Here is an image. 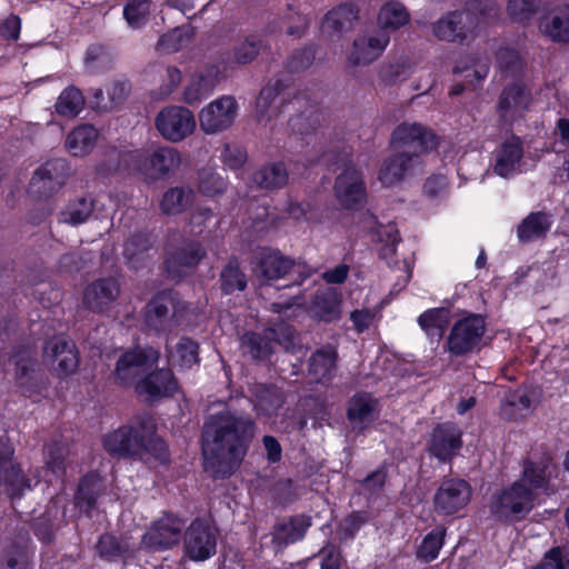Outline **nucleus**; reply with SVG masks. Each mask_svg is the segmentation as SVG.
<instances>
[{"label":"nucleus","instance_id":"20","mask_svg":"<svg viewBox=\"0 0 569 569\" xmlns=\"http://www.w3.org/2000/svg\"><path fill=\"white\" fill-rule=\"evenodd\" d=\"M183 527L184 522L180 518L166 515L141 537L140 546L154 551L170 549L180 541Z\"/></svg>","mask_w":569,"mask_h":569},{"label":"nucleus","instance_id":"60","mask_svg":"<svg viewBox=\"0 0 569 569\" xmlns=\"http://www.w3.org/2000/svg\"><path fill=\"white\" fill-rule=\"evenodd\" d=\"M227 181L212 168H202L198 172V189L208 197H213L224 192Z\"/></svg>","mask_w":569,"mask_h":569},{"label":"nucleus","instance_id":"3","mask_svg":"<svg viewBox=\"0 0 569 569\" xmlns=\"http://www.w3.org/2000/svg\"><path fill=\"white\" fill-rule=\"evenodd\" d=\"M500 19V7L493 0H468L462 10L443 14L432 24L440 41L470 44L488 27Z\"/></svg>","mask_w":569,"mask_h":569},{"label":"nucleus","instance_id":"24","mask_svg":"<svg viewBox=\"0 0 569 569\" xmlns=\"http://www.w3.org/2000/svg\"><path fill=\"white\" fill-rule=\"evenodd\" d=\"M289 86V78H278L262 88L256 101V112L260 123L266 126L273 117L278 116L280 106L283 104L290 94L287 93Z\"/></svg>","mask_w":569,"mask_h":569},{"label":"nucleus","instance_id":"21","mask_svg":"<svg viewBox=\"0 0 569 569\" xmlns=\"http://www.w3.org/2000/svg\"><path fill=\"white\" fill-rule=\"evenodd\" d=\"M13 447L7 436H0V481L6 488L12 505L30 489V481L20 467L12 462Z\"/></svg>","mask_w":569,"mask_h":569},{"label":"nucleus","instance_id":"19","mask_svg":"<svg viewBox=\"0 0 569 569\" xmlns=\"http://www.w3.org/2000/svg\"><path fill=\"white\" fill-rule=\"evenodd\" d=\"M335 196L347 209H358L366 200V186L361 172L351 161L343 166L335 182Z\"/></svg>","mask_w":569,"mask_h":569},{"label":"nucleus","instance_id":"64","mask_svg":"<svg viewBox=\"0 0 569 569\" xmlns=\"http://www.w3.org/2000/svg\"><path fill=\"white\" fill-rule=\"evenodd\" d=\"M151 244L149 234L137 233L126 242L123 254L131 263H133L134 259H139L140 256L151 248Z\"/></svg>","mask_w":569,"mask_h":569},{"label":"nucleus","instance_id":"59","mask_svg":"<svg viewBox=\"0 0 569 569\" xmlns=\"http://www.w3.org/2000/svg\"><path fill=\"white\" fill-rule=\"evenodd\" d=\"M446 529L437 527L431 530L422 540L417 550V557L426 562L435 560L443 546Z\"/></svg>","mask_w":569,"mask_h":569},{"label":"nucleus","instance_id":"31","mask_svg":"<svg viewBox=\"0 0 569 569\" xmlns=\"http://www.w3.org/2000/svg\"><path fill=\"white\" fill-rule=\"evenodd\" d=\"M523 148L520 138L512 136L495 151L492 170L502 178H509L520 171Z\"/></svg>","mask_w":569,"mask_h":569},{"label":"nucleus","instance_id":"53","mask_svg":"<svg viewBox=\"0 0 569 569\" xmlns=\"http://www.w3.org/2000/svg\"><path fill=\"white\" fill-rule=\"evenodd\" d=\"M84 106L82 92L70 86L66 88L57 99L54 104L56 112L62 117L73 118L78 116Z\"/></svg>","mask_w":569,"mask_h":569},{"label":"nucleus","instance_id":"41","mask_svg":"<svg viewBox=\"0 0 569 569\" xmlns=\"http://www.w3.org/2000/svg\"><path fill=\"white\" fill-rule=\"evenodd\" d=\"M410 20V13L399 1H388L381 6L377 16V28L387 34L406 26Z\"/></svg>","mask_w":569,"mask_h":569},{"label":"nucleus","instance_id":"11","mask_svg":"<svg viewBox=\"0 0 569 569\" xmlns=\"http://www.w3.org/2000/svg\"><path fill=\"white\" fill-rule=\"evenodd\" d=\"M278 343L289 349L295 343V331L289 326H281L278 329L269 328L263 335L247 332L241 337V348L252 359L260 360L270 356L273 345Z\"/></svg>","mask_w":569,"mask_h":569},{"label":"nucleus","instance_id":"49","mask_svg":"<svg viewBox=\"0 0 569 569\" xmlns=\"http://www.w3.org/2000/svg\"><path fill=\"white\" fill-rule=\"evenodd\" d=\"M253 181L262 189H280L288 182L287 168L282 162L266 164L254 172Z\"/></svg>","mask_w":569,"mask_h":569},{"label":"nucleus","instance_id":"5","mask_svg":"<svg viewBox=\"0 0 569 569\" xmlns=\"http://www.w3.org/2000/svg\"><path fill=\"white\" fill-rule=\"evenodd\" d=\"M128 157L136 163L137 173L147 181L168 178L180 167L182 160L181 153L169 146L134 150Z\"/></svg>","mask_w":569,"mask_h":569},{"label":"nucleus","instance_id":"29","mask_svg":"<svg viewBox=\"0 0 569 569\" xmlns=\"http://www.w3.org/2000/svg\"><path fill=\"white\" fill-rule=\"evenodd\" d=\"M461 446L460 429L453 423H442L433 429L428 450L431 456L440 461L448 462L453 458Z\"/></svg>","mask_w":569,"mask_h":569},{"label":"nucleus","instance_id":"32","mask_svg":"<svg viewBox=\"0 0 569 569\" xmlns=\"http://www.w3.org/2000/svg\"><path fill=\"white\" fill-rule=\"evenodd\" d=\"M378 415V401L368 392H357L348 401L347 418L353 429L363 430Z\"/></svg>","mask_w":569,"mask_h":569},{"label":"nucleus","instance_id":"33","mask_svg":"<svg viewBox=\"0 0 569 569\" xmlns=\"http://www.w3.org/2000/svg\"><path fill=\"white\" fill-rule=\"evenodd\" d=\"M220 81V69L216 64L207 66L196 73L183 91V100L189 103H199L210 96Z\"/></svg>","mask_w":569,"mask_h":569},{"label":"nucleus","instance_id":"61","mask_svg":"<svg viewBox=\"0 0 569 569\" xmlns=\"http://www.w3.org/2000/svg\"><path fill=\"white\" fill-rule=\"evenodd\" d=\"M569 566V545L551 548L542 561L533 569H567Z\"/></svg>","mask_w":569,"mask_h":569},{"label":"nucleus","instance_id":"14","mask_svg":"<svg viewBox=\"0 0 569 569\" xmlns=\"http://www.w3.org/2000/svg\"><path fill=\"white\" fill-rule=\"evenodd\" d=\"M158 361V352L152 348H136L123 352L116 362L114 378L119 385L137 383Z\"/></svg>","mask_w":569,"mask_h":569},{"label":"nucleus","instance_id":"51","mask_svg":"<svg viewBox=\"0 0 569 569\" xmlns=\"http://www.w3.org/2000/svg\"><path fill=\"white\" fill-rule=\"evenodd\" d=\"M70 456L66 440L53 439L46 448V466L57 478L63 477Z\"/></svg>","mask_w":569,"mask_h":569},{"label":"nucleus","instance_id":"15","mask_svg":"<svg viewBox=\"0 0 569 569\" xmlns=\"http://www.w3.org/2000/svg\"><path fill=\"white\" fill-rule=\"evenodd\" d=\"M422 172V163L417 152H400L387 157L378 171V180L385 187H393L403 180Z\"/></svg>","mask_w":569,"mask_h":569},{"label":"nucleus","instance_id":"10","mask_svg":"<svg viewBox=\"0 0 569 569\" xmlns=\"http://www.w3.org/2000/svg\"><path fill=\"white\" fill-rule=\"evenodd\" d=\"M390 43V36L378 29L359 33L347 53V64L351 68L367 67L377 61Z\"/></svg>","mask_w":569,"mask_h":569},{"label":"nucleus","instance_id":"30","mask_svg":"<svg viewBox=\"0 0 569 569\" xmlns=\"http://www.w3.org/2000/svg\"><path fill=\"white\" fill-rule=\"evenodd\" d=\"M177 388V380L170 369L156 370L136 383L137 393L147 401L170 397Z\"/></svg>","mask_w":569,"mask_h":569},{"label":"nucleus","instance_id":"8","mask_svg":"<svg viewBox=\"0 0 569 569\" xmlns=\"http://www.w3.org/2000/svg\"><path fill=\"white\" fill-rule=\"evenodd\" d=\"M154 126L160 136L169 142H180L196 130L193 112L182 106H169L159 111Z\"/></svg>","mask_w":569,"mask_h":569},{"label":"nucleus","instance_id":"58","mask_svg":"<svg viewBox=\"0 0 569 569\" xmlns=\"http://www.w3.org/2000/svg\"><path fill=\"white\" fill-rule=\"evenodd\" d=\"M193 36L189 26L178 27L162 34L158 41V48L167 53L177 52L187 47Z\"/></svg>","mask_w":569,"mask_h":569},{"label":"nucleus","instance_id":"26","mask_svg":"<svg viewBox=\"0 0 569 569\" xmlns=\"http://www.w3.org/2000/svg\"><path fill=\"white\" fill-rule=\"evenodd\" d=\"M319 114L316 112H302L295 117H291L288 121V141L282 137L281 129L277 126L270 128L271 137L278 144H282L284 148H295L305 137L311 134L319 126Z\"/></svg>","mask_w":569,"mask_h":569},{"label":"nucleus","instance_id":"40","mask_svg":"<svg viewBox=\"0 0 569 569\" xmlns=\"http://www.w3.org/2000/svg\"><path fill=\"white\" fill-rule=\"evenodd\" d=\"M267 33H253L239 40L231 51L232 61L239 66L253 62L261 51L268 49Z\"/></svg>","mask_w":569,"mask_h":569},{"label":"nucleus","instance_id":"46","mask_svg":"<svg viewBox=\"0 0 569 569\" xmlns=\"http://www.w3.org/2000/svg\"><path fill=\"white\" fill-rule=\"evenodd\" d=\"M136 549V543L130 542L128 539L118 540L112 535H102L96 545L99 556L108 561L129 557Z\"/></svg>","mask_w":569,"mask_h":569},{"label":"nucleus","instance_id":"13","mask_svg":"<svg viewBox=\"0 0 569 569\" xmlns=\"http://www.w3.org/2000/svg\"><path fill=\"white\" fill-rule=\"evenodd\" d=\"M179 301L172 291L156 295L146 306L144 325L156 332H167L178 326Z\"/></svg>","mask_w":569,"mask_h":569},{"label":"nucleus","instance_id":"62","mask_svg":"<svg viewBox=\"0 0 569 569\" xmlns=\"http://www.w3.org/2000/svg\"><path fill=\"white\" fill-rule=\"evenodd\" d=\"M316 50L313 46H307L292 52L287 61L290 72H299L308 69L315 61Z\"/></svg>","mask_w":569,"mask_h":569},{"label":"nucleus","instance_id":"52","mask_svg":"<svg viewBox=\"0 0 569 569\" xmlns=\"http://www.w3.org/2000/svg\"><path fill=\"white\" fill-rule=\"evenodd\" d=\"M93 212V199L80 197L70 201L64 210L60 212L59 220L64 223L77 226L86 222Z\"/></svg>","mask_w":569,"mask_h":569},{"label":"nucleus","instance_id":"18","mask_svg":"<svg viewBox=\"0 0 569 569\" xmlns=\"http://www.w3.org/2000/svg\"><path fill=\"white\" fill-rule=\"evenodd\" d=\"M184 552L193 561H204L216 553L217 532L206 520L196 519L184 532Z\"/></svg>","mask_w":569,"mask_h":569},{"label":"nucleus","instance_id":"17","mask_svg":"<svg viewBox=\"0 0 569 569\" xmlns=\"http://www.w3.org/2000/svg\"><path fill=\"white\" fill-rule=\"evenodd\" d=\"M393 150L400 152H421L433 149L437 146L435 133L420 123L402 122L397 126L391 134Z\"/></svg>","mask_w":569,"mask_h":569},{"label":"nucleus","instance_id":"6","mask_svg":"<svg viewBox=\"0 0 569 569\" xmlns=\"http://www.w3.org/2000/svg\"><path fill=\"white\" fill-rule=\"evenodd\" d=\"M312 272V269L306 264L296 262L274 250L263 251L256 269L257 276L266 282L288 278L290 283L286 284V288L292 284L300 286L311 277Z\"/></svg>","mask_w":569,"mask_h":569},{"label":"nucleus","instance_id":"28","mask_svg":"<svg viewBox=\"0 0 569 569\" xmlns=\"http://www.w3.org/2000/svg\"><path fill=\"white\" fill-rule=\"evenodd\" d=\"M120 283L114 277L100 278L83 290V303L93 312L106 311L119 297Z\"/></svg>","mask_w":569,"mask_h":569},{"label":"nucleus","instance_id":"23","mask_svg":"<svg viewBox=\"0 0 569 569\" xmlns=\"http://www.w3.org/2000/svg\"><path fill=\"white\" fill-rule=\"evenodd\" d=\"M310 527L311 518L306 515H296L277 520L270 533L271 547L274 553L302 540Z\"/></svg>","mask_w":569,"mask_h":569},{"label":"nucleus","instance_id":"38","mask_svg":"<svg viewBox=\"0 0 569 569\" xmlns=\"http://www.w3.org/2000/svg\"><path fill=\"white\" fill-rule=\"evenodd\" d=\"M310 26V19L296 9L295 6L288 4L281 14L268 24L266 32L272 33L281 31L286 28V33L290 37L301 38Z\"/></svg>","mask_w":569,"mask_h":569},{"label":"nucleus","instance_id":"50","mask_svg":"<svg viewBox=\"0 0 569 569\" xmlns=\"http://www.w3.org/2000/svg\"><path fill=\"white\" fill-rule=\"evenodd\" d=\"M193 197L194 193L190 188H170L163 193L160 201L161 211L166 214L181 213L191 206Z\"/></svg>","mask_w":569,"mask_h":569},{"label":"nucleus","instance_id":"35","mask_svg":"<svg viewBox=\"0 0 569 569\" xmlns=\"http://www.w3.org/2000/svg\"><path fill=\"white\" fill-rule=\"evenodd\" d=\"M337 361V349L331 345L322 346L310 356L309 376L318 383L330 382L336 376Z\"/></svg>","mask_w":569,"mask_h":569},{"label":"nucleus","instance_id":"16","mask_svg":"<svg viewBox=\"0 0 569 569\" xmlns=\"http://www.w3.org/2000/svg\"><path fill=\"white\" fill-rule=\"evenodd\" d=\"M68 174L66 160H49L34 171L29 183V193L38 199L51 197L64 186Z\"/></svg>","mask_w":569,"mask_h":569},{"label":"nucleus","instance_id":"25","mask_svg":"<svg viewBox=\"0 0 569 569\" xmlns=\"http://www.w3.org/2000/svg\"><path fill=\"white\" fill-rule=\"evenodd\" d=\"M360 10L353 2H342L330 9L321 20V31L329 38L340 39L345 33L353 30Z\"/></svg>","mask_w":569,"mask_h":569},{"label":"nucleus","instance_id":"54","mask_svg":"<svg viewBox=\"0 0 569 569\" xmlns=\"http://www.w3.org/2000/svg\"><path fill=\"white\" fill-rule=\"evenodd\" d=\"M152 9L151 0H128L123 7V18L131 29L138 30L147 24Z\"/></svg>","mask_w":569,"mask_h":569},{"label":"nucleus","instance_id":"9","mask_svg":"<svg viewBox=\"0 0 569 569\" xmlns=\"http://www.w3.org/2000/svg\"><path fill=\"white\" fill-rule=\"evenodd\" d=\"M43 361L59 378L73 375L79 368V352L76 343L64 336L49 338L42 349Z\"/></svg>","mask_w":569,"mask_h":569},{"label":"nucleus","instance_id":"63","mask_svg":"<svg viewBox=\"0 0 569 569\" xmlns=\"http://www.w3.org/2000/svg\"><path fill=\"white\" fill-rule=\"evenodd\" d=\"M537 8V0H509L507 3V12L510 19L518 22L529 20Z\"/></svg>","mask_w":569,"mask_h":569},{"label":"nucleus","instance_id":"34","mask_svg":"<svg viewBox=\"0 0 569 569\" xmlns=\"http://www.w3.org/2000/svg\"><path fill=\"white\" fill-rule=\"evenodd\" d=\"M7 366L8 370H11L12 367L19 385L26 386L30 383L39 368L36 347L30 343L19 346L9 357Z\"/></svg>","mask_w":569,"mask_h":569},{"label":"nucleus","instance_id":"37","mask_svg":"<svg viewBox=\"0 0 569 569\" xmlns=\"http://www.w3.org/2000/svg\"><path fill=\"white\" fill-rule=\"evenodd\" d=\"M204 249L198 242H187L171 254L166 261V269L169 276L181 277L182 268H193L204 257Z\"/></svg>","mask_w":569,"mask_h":569},{"label":"nucleus","instance_id":"12","mask_svg":"<svg viewBox=\"0 0 569 569\" xmlns=\"http://www.w3.org/2000/svg\"><path fill=\"white\" fill-rule=\"evenodd\" d=\"M238 102L232 96H221L204 106L199 112L200 129L207 134L228 130L238 117Z\"/></svg>","mask_w":569,"mask_h":569},{"label":"nucleus","instance_id":"7","mask_svg":"<svg viewBox=\"0 0 569 569\" xmlns=\"http://www.w3.org/2000/svg\"><path fill=\"white\" fill-rule=\"evenodd\" d=\"M487 323L482 316L471 313L458 320L451 328L446 350L453 357H463L479 350Z\"/></svg>","mask_w":569,"mask_h":569},{"label":"nucleus","instance_id":"39","mask_svg":"<svg viewBox=\"0 0 569 569\" xmlns=\"http://www.w3.org/2000/svg\"><path fill=\"white\" fill-rule=\"evenodd\" d=\"M532 411V399L527 388H518L506 393L500 406L503 419L517 421L528 417Z\"/></svg>","mask_w":569,"mask_h":569},{"label":"nucleus","instance_id":"48","mask_svg":"<svg viewBox=\"0 0 569 569\" xmlns=\"http://www.w3.org/2000/svg\"><path fill=\"white\" fill-rule=\"evenodd\" d=\"M169 361L181 369H190L199 363V346L188 337H181L173 349L169 351Z\"/></svg>","mask_w":569,"mask_h":569},{"label":"nucleus","instance_id":"55","mask_svg":"<svg viewBox=\"0 0 569 569\" xmlns=\"http://www.w3.org/2000/svg\"><path fill=\"white\" fill-rule=\"evenodd\" d=\"M221 290L229 295L236 290L242 291L247 287L246 274L241 271L236 258L229 260L220 272Z\"/></svg>","mask_w":569,"mask_h":569},{"label":"nucleus","instance_id":"43","mask_svg":"<svg viewBox=\"0 0 569 569\" xmlns=\"http://www.w3.org/2000/svg\"><path fill=\"white\" fill-rule=\"evenodd\" d=\"M253 407L258 413L271 417L283 405V399L280 390L273 386L257 385L252 391Z\"/></svg>","mask_w":569,"mask_h":569},{"label":"nucleus","instance_id":"42","mask_svg":"<svg viewBox=\"0 0 569 569\" xmlns=\"http://www.w3.org/2000/svg\"><path fill=\"white\" fill-rule=\"evenodd\" d=\"M552 224L549 214L531 212L517 228V236L521 242H529L546 236Z\"/></svg>","mask_w":569,"mask_h":569},{"label":"nucleus","instance_id":"57","mask_svg":"<svg viewBox=\"0 0 569 569\" xmlns=\"http://www.w3.org/2000/svg\"><path fill=\"white\" fill-rule=\"evenodd\" d=\"M448 322V311L443 308L428 309L418 317L420 328L429 337L440 338Z\"/></svg>","mask_w":569,"mask_h":569},{"label":"nucleus","instance_id":"56","mask_svg":"<svg viewBox=\"0 0 569 569\" xmlns=\"http://www.w3.org/2000/svg\"><path fill=\"white\" fill-rule=\"evenodd\" d=\"M311 310L315 317L322 321H331L339 315L336 293L332 291L317 292L312 299Z\"/></svg>","mask_w":569,"mask_h":569},{"label":"nucleus","instance_id":"36","mask_svg":"<svg viewBox=\"0 0 569 569\" xmlns=\"http://www.w3.org/2000/svg\"><path fill=\"white\" fill-rule=\"evenodd\" d=\"M541 33L555 42H569V4L556 7L539 21Z\"/></svg>","mask_w":569,"mask_h":569},{"label":"nucleus","instance_id":"1","mask_svg":"<svg viewBox=\"0 0 569 569\" xmlns=\"http://www.w3.org/2000/svg\"><path fill=\"white\" fill-rule=\"evenodd\" d=\"M256 433L250 415L231 408L210 415L202 430L204 470L226 479L240 467Z\"/></svg>","mask_w":569,"mask_h":569},{"label":"nucleus","instance_id":"22","mask_svg":"<svg viewBox=\"0 0 569 569\" xmlns=\"http://www.w3.org/2000/svg\"><path fill=\"white\" fill-rule=\"evenodd\" d=\"M471 487L462 479H446L436 490L435 510L441 515H453L463 509L471 498Z\"/></svg>","mask_w":569,"mask_h":569},{"label":"nucleus","instance_id":"4","mask_svg":"<svg viewBox=\"0 0 569 569\" xmlns=\"http://www.w3.org/2000/svg\"><path fill=\"white\" fill-rule=\"evenodd\" d=\"M124 437V458L143 459L151 456L162 463L169 461V451L166 442L156 433V422L152 417L138 416L121 426Z\"/></svg>","mask_w":569,"mask_h":569},{"label":"nucleus","instance_id":"47","mask_svg":"<svg viewBox=\"0 0 569 569\" xmlns=\"http://www.w3.org/2000/svg\"><path fill=\"white\" fill-rule=\"evenodd\" d=\"M132 151L119 150L117 148L106 150L102 160L97 167L98 172L103 176L120 171L137 172L136 163L128 157Z\"/></svg>","mask_w":569,"mask_h":569},{"label":"nucleus","instance_id":"2","mask_svg":"<svg viewBox=\"0 0 569 569\" xmlns=\"http://www.w3.org/2000/svg\"><path fill=\"white\" fill-rule=\"evenodd\" d=\"M550 458L528 460L521 478L490 498V511L499 520H521L533 508L535 490L548 485Z\"/></svg>","mask_w":569,"mask_h":569},{"label":"nucleus","instance_id":"44","mask_svg":"<svg viewBox=\"0 0 569 569\" xmlns=\"http://www.w3.org/2000/svg\"><path fill=\"white\" fill-rule=\"evenodd\" d=\"M102 492V482L94 473L86 475L74 497L76 506L87 515L94 508L98 497Z\"/></svg>","mask_w":569,"mask_h":569},{"label":"nucleus","instance_id":"45","mask_svg":"<svg viewBox=\"0 0 569 569\" xmlns=\"http://www.w3.org/2000/svg\"><path fill=\"white\" fill-rule=\"evenodd\" d=\"M97 138L98 131L93 126L81 124L67 136L66 147L73 156H84L92 150Z\"/></svg>","mask_w":569,"mask_h":569},{"label":"nucleus","instance_id":"27","mask_svg":"<svg viewBox=\"0 0 569 569\" xmlns=\"http://www.w3.org/2000/svg\"><path fill=\"white\" fill-rule=\"evenodd\" d=\"M531 103V92L521 82L507 86L499 98L498 110L503 122L522 117Z\"/></svg>","mask_w":569,"mask_h":569}]
</instances>
